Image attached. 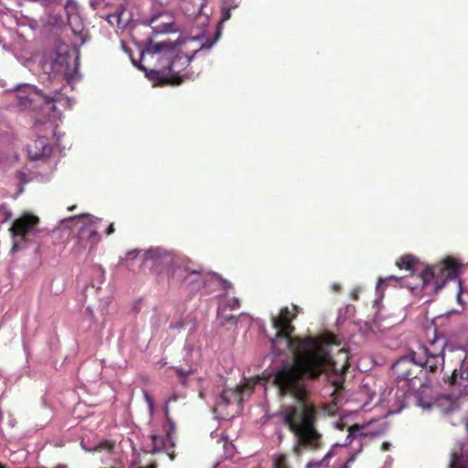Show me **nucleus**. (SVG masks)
<instances>
[{
    "mask_svg": "<svg viewBox=\"0 0 468 468\" xmlns=\"http://www.w3.org/2000/svg\"><path fill=\"white\" fill-rule=\"evenodd\" d=\"M431 383L421 382L417 394V407L422 410H431L436 407L443 415L459 410V399L468 393L467 385L463 386V382H449L452 390L440 393L433 389Z\"/></svg>",
    "mask_w": 468,
    "mask_h": 468,
    "instance_id": "obj_4",
    "label": "nucleus"
},
{
    "mask_svg": "<svg viewBox=\"0 0 468 468\" xmlns=\"http://www.w3.org/2000/svg\"><path fill=\"white\" fill-rule=\"evenodd\" d=\"M160 5L165 6L169 4L170 0H155Z\"/></svg>",
    "mask_w": 468,
    "mask_h": 468,
    "instance_id": "obj_43",
    "label": "nucleus"
},
{
    "mask_svg": "<svg viewBox=\"0 0 468 468\" xmlns=\"http://www.w3.org/2000/svg\"><path fill=\"white\" fill-rule=\"evenodd\" d=\"M67 60V56L58 55L57 58L53 61L51 68L52 70L57 73L61 70L63 64Z\"/></svg>",
    "mask_w": 468,
    "mask_h": 468,
    "instance_id": "obj_27",
    "label": "nucleus"
},
{
    "mask_svg": "<svg viewBox=\"0 0 468 468\" xmlns=\"http://www.w3.org/2000/svg\"><path fill=\"white\" fill-rule=\"evenodd\" d=\"M425 360L422 359V368L423 374L422 377L428 380L431 377L429 374L435 373L440 367L442 366L444 362L443 356H432V355H425Z\"/></svg>",
    "mask_w": 468,
    "mask_h": 468,
    "instance_id": "obj_17",
    "label": "nucleus"
},
{
    "mask_svg": "<svg viewBox=\"0 0 468 468\" xmlns=\"http://www.w3.org/2000/svg\"><path fill=\"white\" fill-rule=\"evenodd\" d=\"M211 46H212V43H211V44H209V45H207V46L206 47V48H207V49H209V48H211Z\"/></svg>",
    "mask_w": 468,
    "mask_h": 468,
    "instance_id": "obj_51",
    "label": "nucleus"
},
{
    "mask_svg": "<svg viewBox=\"0 0 468 468\" xmlns=\"http://www.w3.org/2000/svg\"><path fill=\"white\" fill-rule=\"evenodd\" d=\"M339 468H350V466L345 462Z\"/></svg>",
    "mask_w": 468,
    "mask_h": 468,
    "instance_id": "obj_47",
    "label": "nucleus"
},
{
    "mask_svg": "<svg viewBox=\"0 0 468 468\" xmlns=\"http://www.w3.org/2000/svg\"><path fill=\"white\" fill-rule=\"evenodd\" d=\"M393 279L396 280L397 277L391 275V276H388V277H387L385 279H379V282H386L387 280H393Z\"/></svg>",
    "mask_w": 468,
    "mask_h": 468,
    "instance_id": "obj_46",
    "label": "nucleus"
},
{
    "mask_svg": "<svg viewBox=\"0 0 468 468\" xmlns=\"http://www.w3.org/2000/svg\"><path fill=\"white\" fill-rule=\"evenodd\" d=\"M168 404L169 403L165 402L164 409H163L166 420L168 418H171L170 415H169V406H168Z\"/></svg>",
    "mask_w": 468,
    "mask_h": 468,
    "instance_id": "obj_40",
    "label": "nucleus"
},
{
    "mask_svg": "<svg viewBox=\"0 0 468 468\" xmlns=\"http://www.w3.org/2000/svg\"><path fill=\"white\" fill-rule=\"evenodd\" d=\"M16 179L21 183V184H25L27 182V176L26 173L24 172H21V171H18L16 175Z\"/></svg>",
    "mask_w": 468,
    "mask_h": 468,
    "instance_id": "obj_34",
    "label": "nucleus"
},
{
    "mask_svg": "<svg viewBox=\"0 0 468 468\" xmlns=\"http://www.w3.org/2000/svg\"><path fill=\"white\" fill-rule=\"evenodd\" d=\"M422 358L413 352L399 358L391 367V376L395 380H414L423 378Z\"/></svg>",
    "mask_w": 468,
    "mask_h": 468,
    "instance_id": "obj_10",
    "label": "nucleus"
},
{
    "mask_svg": "<svg viewBox=\"0 0 468 468\" xmlns=\"http://www.w3.org/2000/svg\"><path fill=\"white\" fill-rule=\"evenodd\" d=\"M250 382H239L234 387L223 388L218 392L216 399L218 406H229L234 403H240L242 400L241 393L245 388V384ZM256 384L257 382H252ZM265 387L268 382H258ZM277 388L282 396H292L298 400L303 399L304 392L308 388V382H270Z\"/></svg>",
    "mask_w": 468,
    "mask_h": 468,
    "instance_id": "obj_5",
    "label": "nucleus"
},
{
    "mask_svg": "<svg viewBox=\"0 0 468 468\" xmlns=\"http://www.w3.org/2000/svg\"><path fill=\"white\" fill-rule=\"evenodd\" d=\"M458 377L461 380H468V356L463 360L459 372L454 369L447 380H457Z\"/></svg>",
    "mask_w": 468,
    "mask_h": 468,
    "instance_id": "obj_21",
    "label": "nucleus"
},
{
    "mask_svg": "<svg viewBox=\"0 0 468 468\" xmlns=\"http://www.w3.org/2000/svg\"><path fill=\"white\" fill-rule=\"evenodd\" d=\"M374 422H376L375 420H370L369 421L367 422H365L363 424H358V423H356L352 426H350V428L352 429V431L354 433H368V431H365L364 430L372 425Z\"/></svg>",
    "mask_w": 468,
    "mask_h": 468,
    "instance_id": "obj_26",
    "label": "nucleus"
},
{
    "mask_svg": "<svg viewBox=\"0 0 468 468\" xmlns=\"http://www.w3.org/2000/svg\"><path fill=\"white\" fill-rule=\"evenodd\" d=\"M335 386V388H343V384L344 382H340V381H337V382H332Z\"/></svg>",
    "mask_w": 468,
    "mask_h": 468,
    "instance_id": "obj_44",
    "label": "nucleus"
},
{
    "mask_svg": "<svg viewBox=\"0 0 468 468\" xmlns=\"http://www.w3.org/2000/svg\"><path fill=\"white\" fill-rule=\"evenodd\" d=\"M70 218L73 220H77L80 223H82V227L80 228V231L81 233L85 231L89 233L88 239L92 246L100 242L101 236L97 231L96 225L99 221H101V218H96L90 214H81L79 216L72 217Z\"/></svg>",
    "mask_w": 468,
    "mask_h": 468,
    "instance_id": "obj_13",
    "label": "nucleus"
},
{
    "mask_svg": "<svg viewBox=\"0 0 468 468\" xmlns=\"http://www.w3.org/2000/svg\"><path fill=\"white\" fill-rule=\"evenodd\" d=\"M150 438L152 440V444H153V448L150 451V452H152V453L159 452L165 448L166 437L164 438L159 435L152 434V435H150Z\"/></svg>",
    "mask_w": 468,
    "mask_h": 468,
    "instance_id": "obj_23",
    "label": "nucleus"
},
{
    "mask_svg": "<svg viewBox=\"0 0 468 468\" xmlns=\"http://www.w3.org/2000/svg\"><path fill=\"white\" fill-rule=\"evenodd\" d=\"M183 396H180L176 393H173L169 396V398L165 400V402L167 403H170V402H175L179 398H182Z\"/></svg>",
    "mask_w": 468,
    "mask_h": 468,
    "instance_id": "obj_36",
    "label": "nucleus"
},
{
    "mask_svg": "<svg viewBox=\"0 0 468 468\" xmlns=\"http://www.w3.org/2000/svg\"><path fill=\"white\" fill-rule=\"evenodd\" d=\"M390 447H391V443L390 442L384 441L382 443L381 449H382V451L386 452V451H388L390 449Z\"/></svg>",
    "mask_w": 468,
    "mask_h": 468,
    "instance_id": "obj_41",
    "label": "nucleus"
},
{
    "mask_svg": "<svg viewBox=\"0 0 468 468\" xmlns=\"http://www.w3.org/2000/svg\"><path fill=\"white\" fill-rule=\"evenodd\" d=\"M316 349L319 350L323 362L320 366L311 368L309 372L295 368V365L283 367L272 380H304V378L315 379L322 375L330 377L332 374L342 375L349 367V356L347 350L339 348L335 357L332 355L333 346H339L336 336L329 332L316 336Z\"/></svg>",
    "mask_w": 468,
    "mask_h": 468,
    "instance_id": "obj_2",
    "label": "nucleus"
},
{
    "mask_svg": "<svg viewBox=\"0 0 468 468\" xmlns=\"http://www.w3.org/2000/svg\"><path fill=\"white\" fill-rule=\"evenodd\" d=\"M295 316L292 314L288 307L281 309L280 314L272 318L273 327L277 330L276 337L285 338L287 346L292 354V362L295 368L309 372L311 368L318 367L323 362V357L317 350V341L314 336H292L295 327L292 321Z\"/></svg>",
    "mask_w": 468,
    "mask_h": 468,
    "instance_id": "obj_3",
    "label": "nucleus"
},
{
    "mask_svg": "<svg viewBox=\"0 0 468 468\" xmlns=\"http://www.w3.org/2000/svg\"><path fill=\"white\" fill-rule=\"evenodd\" d=\"M393 463V458L391 456H387L386 461L382 468H390Z\"/></svg>",
    "mask_w": 468,
    "mask_h": 468,
    "instance_id": "obj_37",
    "label": "nucleus"
},
{
    "mask_svg": "<svg viewBox=\"0 0 468 468\" xmlns=\"http://www.w3.org/2000/svg\"><path fill=\"white\" fill-rule=\"evenodd\" d=\"M345 427V424L342 423V422H336L335 423V428L338 429V430H343Z\"/></svg>",
    "mask_w": 468,
    "mask_h": 468,
    "instance_id": "obj_45",
    "label": "nucleus"
},
{
    "mask_svg": "<svg viewBox=\"0 0 468 468\" xmlns=\"http://www.w3.org/2000/svg\"><path fill=\"white\" fill-rule=\"evenodd\" d=\"M228 305L231 308V309H235V308H238L239 307L240 303H239V300L238 298H231L229 300V303H228Z\"/></svg>",
    "mask_w": 468,
    "mask_h": 468,
    "instance_id": "obj_35",
    "label": "nucleus"
},
{
    "mask_svg": "<svg viewBox=\"0 0 468 468\" xmlns=\"http://www.w3.org/2000/svg\"><path fill=\"white\" fill-rule=\"evenodd\" d=\"M156 467H157L156 464L153 463V464H150V465H148L146 467H138V468H156Z\"/></svg>",
    "mask_w": 468,
    "mask_h": 468,
    "instance_id": "obj_48",
    "label": "nucleus"
},
{
    "mask_svg": "<svg viewBox=\"0 0 468 468\" xmlns=\"http://www.w3.org/2000/svg\"><path fill=\"white\" fill-rule=\"evenodd\" d=\"M384 427H385V430H383V432L381 433V435H383V434L386 433V431L388 429V421H382V422L378 423V427L373 429V430H371L370 431H378L382 430Z\"/></svg>",
    "mask_w": 468,
    "mask_h": 468,
    "instance_id": "obj_32",
    "label": "nucleus"
},
{
    "mask_svg": "<svg viewBox=\"0 0 468 468\" xmlns=\"http://www.w3.org/2000/svg\"><path fill=\"white\" fill-rule=\"evenodd\" d=\"M320 467H324V468L328 467L325 463V460L321 459L319 461H310L306 464V468H320Z\"/></svg>",
    "mask_w": 468,
    "mask_h": 468,
    "instance_id": "obj_29",
    "label": "nucleus"
},
{
    "mask_svg": "<svg viewBox=\"0 0 468 468\" xmlns=\"http://www.w3.org/2000/svg\"><path fill=\"white\" fill-rule=\"evenodd\" d=\"M144 397L148 405V410H149L150 413L152 414L154 410V400L153 397L145 390H144Z\"/></svg>",
    "mask_w": 468,
    "mask_h": 468,
    "instance_id": "obj_28",
    "label": "nucleus"
},
{
    "mask_svg": "<svg viewBox=\"0 0 468 468\" xmlns=\"http://www.w3.org/2000/svg\"><path fill=\"white\" fill-rule=\"evenodd\" d=\"M383 430H385V427L378 431H368V433H354L352 431V429L348 428V434L346 437V440L343 443L336 442L333 445V447H347L351 444V442L357 438L361 437H370V438H377L378 436H381V433L383 432Z\"/></svg>",
    "mask_w": 468,
    "mask_h": 468,
    "instance_id": "obj_18",
    "label": "nucleus"
},
{
    "mask_svg": "<svg viewBox=\"0 0 468 468\" xmlns=\"http://www.w3.org/2000/svg\"><path fill=\"white\" fill-rule=\"evenodd\" d=\"M144 256V261L152 260L160 263L171 262L172 266L168 269V276L179 282L186 281L190 274H199L197 271H190L188 267L176 263L170 255L163 253L158 249L147 250Z\"/></svg>",
    "mask_w": 468,
    "mask_h": 468,
    "instance_id": "obj_11",
    "label": "nucleus"
},
{
    "mask_svg": "<svg viewBox=\"0 0 468 468\" xmlns=\"http://www.w3.org/2000/svg\"><path fill=\"white\" fill-rule=\"evenodd\" d=\"M447 345V339L443 335H439L436 332H433V338L431 339L424 346L425 355H432V356H444V348Z\"/></svg>",
    "mask_w": 468,
    "mask_h": 468,
    "instance_id": "obj_16",
    "label": "nucleus"
},
{
    "mask_svg": "<svg viewBox=\"0 0 468 468\" xmlns=\"http://www.w3.org/2000/svg\"><path fill=\"white\" fill-rule=\"evenodd\" d=\"M297 415V409L293 406H282L281 410L269 413L266 412L262 418V424H266L268 422H271L276 426H290L292 427L295 425L294 419Z\"/></svg>",
    "mask_w": 468,
    "mask_h": 468,
    "instance_id": "obj_12",
    "label": "nucleus"
},
{
    "mask_svg": "<svg viewBox=\"0 0 468 468\" xmlns=\"http://www.w3.org/2000/svg\"><path fill=\"white\" fill-rule=\"evenodd\" d=\"M460 267V262L451 257L438 264L427 266L420 276L421 288L429 292H437L444 287L446 282L458 277Z\"/></svg>",
    "mask_w": 468,
    "mask_h": 468,
    "instance_id": "obj_6",
    "label": "nucleus"
},
{
    "mask_svg": "<svg viewBox=\"0 0 468 468\" xmlns=\"http://www.w3.org/2000/svg\"><path fill=\"white\" fill-rule=\"evenodd\" d=\"M140 253L139 250H131L127 253V257L125 261H128L130 258H136L137 255Z\"/></svg>",
    "mask_w": 468,
    "mask_h": 468,
    "instance_id": "obj_38",
    "label": "nucleus"
},
{
    "mask_svg": "<svg viewBox=\"0 0 468 468\" xmlns=\"http://www.w3.org/2000/svg\"><path fill=\"white\" fill-rule=\"evenodd\" d=\"M173 24V16L165 11L153 15L148 22V25L151 27L154 34L167 33L172 31Z\"/></svg>",
    "mask_w": 468,
    "mask_h": 468,
    "instance_id": "obj_14",
    "label": "nucleus"
},
{
    "mask_svg": "<svg viewBox=\"0 0 468 468\" xmlns=\"http://www.w3.org/2000/svg\"><path fill=\"white\" fill-rule=\"evenodd\" d=\"M413 382H404L401 386L386 388L379 396V401L388 408L384 418L400 413L411 403L417 406V394L419 388L412 387Z\"/></svg>",
    "mask_w": 468,
    "mask_h": 468,
    "instance_id": "obj_7",
    "label": "nucleus"
},
{
    "mask_svg": "<svg viewBox=\"0 0 468 468\" xmlns=\"http://www.w3.org/2000/svg\"><path fill=\"white\" fill-rule=\"evenodd\" d=\"M219 441L224 442L226 455L232 457L234 445L231 442L229 443V436L227 434H221Z\"/></svg>",
    "mask_w": 468,
    "mask_h": 468,
    "instance_id": "obj_25",
    "label": "nucleus"
},
{
    "mask_svg": "<svg viewBox=\"0 0 468 468\" xmlns=\"http://www.w3.org/2000/svg\"><path fill=\"white\" fill-rule=\"evenodd\" d=\"M466 429H467V431H468V422L466 423Z\"/></svg>",
    "mask_w": 468,
    "mask_h": 468,
    "instance_id": "obj_52",
    "label": "nucleus"
},
{
    "mask_svg": "<svg viewBox=\"0 0 468 468\" xmlns=\"http://www.w3.org/2000/svg\"><path fill=\"white\" fill-rule=\"evenodd\" d=\"M18 106L23 110L55 112V102L58 101L59 93L53 92L50 95L44 94L41 90L32 86H24L14 94Z\"/></svg>",
    "mask_w": 468,
    "mask_h": 468,
    "instance_id": "obj_8",
    "label": "nucleus"
},
{
    "mask_svg": "<svg viewBox=\"0 0 468 468\" xmlns=\"http://www.w3.org/2000/svg\"><path fill=\"white\" fill-rule=\"evenodd\" d=\"M39 222V218L31 213H24L14 220L10 228L14 238L13 251L21 250L27 243L34 240L39 234V229H37Z\"/></svg>",
    "mask_w": 468,
    "mask_h": 468,
    "instance_id": "obj_9",
    "label": "nucleus"
},
{
    "mask_svg": "<svg viewBox=\"0 0 468 468\" xmlns=\"http://www.w3.org/2000/svg\"><path fill=\"white\" fill-rule=\"evenodd\" d=\"M363 450V443H360V446L358 448V450L356 452H352L350 453V456L349 458L346 461V463H348L350 465L351 463H354L356 458V455L361 452Z\"/></svg>",
    "mask_w": 468,
    "mask_h": 468,
    "instance_id": "obj_31",
    "label": "nucleus"
},
{
    "mask_svg": "<svg viewBox=\"0 0 468 468\" xmlns=\"http://www.w3.org/2000/svg\"><path fill=\"white\" fill-rule=\"evenodd\" d=\"M146 50L142 51L141 57L144 58L145 52L152 53L153 57L158 55L156 58L159 61V68L147 70L141 63L137 64L133 60L140 69L145 72L146 77L159 86H179L186 80H194L193 72L186 71L193 58L199 52V49L194 51L189 56L183 52L176 51L175 45L169 41L154 42L149 38Z\"/></svg>",
    "mask_w": 468,
    "mask_h": 468,
    "instance_id": "obj_1",
    "label": "nucleus"
},
{
    "mask_svg": "<svg viewBox=\"0 0 468 468\" xmlns=\"http://www.w3.org/2000/svg\"><path fill=\"white\" fill-rule=\"evenodd\" d=\"M72 2H73L72 0H68L66 7H68Z\"/></svg>",
    "mask_w": 468,
    "mask_h": 468,
    "instance_id": "obj_50",
    "label": "nucleus"
},
{
    "mask_svg": "<svg viewBox=\"0 0 468 468\" xmlns=\"http://www.w3.org/2000/svg\"><path fill=\"white\" fill-rule=\"evenodd\" d=\"M115 231L114 224L111 223L105 230L107 236L112 235Z\"/></svg>",
    "mask_w": 468,
    "mask_h": 468,
    "instance_id": "obj_39",
    "label": "nucleus"
},
{
    "mask_svg": "<svg viewBox=\"0 0 468 468\" xmlns=\"http://www.w3.org/2000/svg\"><path fill=\"white\" fill-rule=\"evenodd\" d=\"M335 447L332 446V448L325 453V455L322 458L323 460H325V463L327 466H329L328 460L334 457L336 453L334 450Z\"/></svg>",
    "mask_w": 468,
    "mask_h": 468,
    "instance_id": "obj_33",
    "label": "nucleus"
},
{
    "mask_svg": "<svg viewBox=\"0 0 468 468\" xmlns=\"http://www.w3.org/2000/svg\"><path fill=\"white\" fill-rule=\"evenodd\" d=\"M75 208H76V206H75V205L70 206V207H68V209H69V211H71V210H73V209H75Z\"/></svg>",
    "mask_w": 468,
    "mask_h": 468,
    "instance_id": "obj_49",
    "label": "nucleus"
},
{
    "mask_svg": "<svg viewBox=\"0 0 468 468\" xmlns=\"http://www.w3.org/2000/svg\"><path fill=\"white\" fill-rule=\"evenodd\" d=\"M49 152L48 139L44 136L37 138L27 145L28 155L33 160H38L43 156H47Z\"/></svg>",
    "mask_w": 468,
    "mask_h": 468,
    "instance_id": "obj_15",
    "label": "nucleus"
},
{
    "mask_svg": "<svg viewBox=\"0 0 468 468\" xmlns=\"http://www.w3.org/2000/svg\"><path fill=\"white\" fill-rule=\"evenodd\" d=\"M243 380H255V381H258V380H268L267 378H260L259 376L257 377H254V378H244Z\"/></svg>",
    "mask_w": 468,
    "mask_h": 468,
    "instance_id": "obj_42",
    "label": "nucleus"
},
{
    "mask_svg": "<svg viewBox=\"0 0 468 468\" xmlns=\"http://www.w3.org/2000/svg\"><path fill=\"white\" fill-rule=\"evenodd\" d=\"M167 423H168V430L166 431V441L170 444L169 448H165V451L168 452L169 449L170 448H174L175 446V442L173 441V437H172V433L175 431L176 430V423L175 421L173 420L172 418H168L166 420Z\"/></svg>",
    "mask_w": 468,
    "mask_h": 468,
    "instance_id": "obj_24",
    "label": "nucleus"
},
{
    "mask_svg": "<svg viewBox=\"0 0 468 468\" xmlns=\"http://www.w3.org/2000/svg\"><path fill=\"white\" fill-rule=\"evenodd\" d=\"M449 468H468V453L464 452L463 447L452 453Z\"/></svg>",
    "mask_w": 468,
    "mask_h": 468,
    "instance_id": "obj_19",
    "label": "nucleus"
},
{
    "mask_svg": "<svg viewBox=\"0 0 468 468\" xmlns=\"http://www.w3.org/2000/svg\"><path fill=\"white\" fill-rule=\"evenodd\" d=\"M239 6V1L238 0H221V19L220 23L228 21L231 17V10H234Z\"/></svg>",
    "mask_w": 468,
    "mask_h": 468,
    "instance_id": "obj_20",
    "label": "nucleus"
},
{
    "mask_svg": "<svg viewBox=\"0 0 468 468\" xmlns=\"http://www.w3.org/2000/svg\"><path fill=\"white\" fill-rule=\"evenodd\" d=\"M193 372H194V369H192V368H189L187 370H185L183 368H177L176 369L177 377L180 378H185L192 375Z\"/></svg>",
    "mask_w": 468,
    "mask_h": 468,
    "instance_id": "obj_30",
    "label": "nucleus"
},
{
    "mask_svg": "<svg viewBox=\"0 0 468 468\" xmlns=\"http://www.w3.org/2000/svg\"><path fill=\"white\" fill-rule=\"evenodd\" d=\"M417 261H418L417 259L414 258L413 256L404 255L397 261L396 265L399 269L411 271L414 268V265L417 263Z\"/></svg>",
    "mask_w": 468,
    "mask_h": 468,
    "instance_id": "obj_22",
    "label": "nucleus"
}]
</instances>
